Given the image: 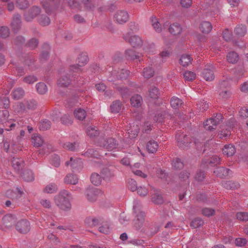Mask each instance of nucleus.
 <instances>
[{
  "instance_id": "1",
  "label": "nucleus",
  "mask_w": 248,
  "mask_h": 248,
  "mask_svg": "<svg viewBox=\"0 0 248 248\" xmlns=\"http://www.w3.org/2000/svg\"><path fill=\"white\" fill-rule=\"evenodd\" d=\"M72 199L71 194L66 190H61L54 197L55 203L61 210L68 211L71 209L70 201Z\"/></svg>"
},
{
  "instance_id": "2",
  "label": "nucleus",
  "mask_w": 248,
  "mask_h": 248,
  "mask_svg": "<svg viewBox=\"0 0 248 248\" xmlns=\"http://www.w3.org/2000/svg\"><path fill=\"white\" fill-rule=\"evenodd\" d=\"M78 64H73L69 67V73L72 74V78L74 79H77V74H78L81 72V68L80 67L86 64L88 61V56L85 54H81L79 55L78 58ZM78 80V79H76Z\"/></svg>"
},
{
  "instance_id": "3",
  "label": "nucleus",
  "mask_w": 248,
  "mask_h": 248,
  "mask_svg": "<svg viewBox=\"0 0 248 248\" xmlns=\"http://www.w3.org/2000/svg\"><path fill=\"white\" fill-rule=\"evenodd\" d=\"M139 132V128L137 124H130L124 137L125 145H123L124 148H126L129 144L132 143V140L136 137Z\"/></svg>"
},
{
  "instance_id": "4",
  "label": "nucleus",
  "mask_w": 248,
  "mask_h": 248,
  "mask_svg": "<svg viewBox=\"0 0 248 248\" xmlns=\"http://www.w3.org/2000/svg\"><path fill=\"white\" fill-rule=\"evenodd\" d=\"M9 116V111L5 109L0 112V123L5 127L6 131H10L16 126V124L12 123V120H8Z\"/></svg>"
},
{
  "instance_id": "5",
  "label": "nucleus",
  "mask_w": 248,
  "mask_h": 248,
  "mask_svg": "<svg viewBox=\"0 0 248 248\" xmlns=\"http://www.w3.org/2000/svg\"><path fill=\"white\" fill-rule=\"evenodd\" d=\"M215 66L212 64H207L201 73L202 77L206 81H211L214 79Z\"/></svg>"
},
{
  "instance_id": "6",
  "label": "nucleus",
  "mask_w": 248,
  "mask_h": 248,
  "mask_svg": "<svg viewBox=\"0 0 248 248\" xmlns=\"http://www.w3.org/2000/svg\"><path fill=\"white\" fill-rule=\"evenodd\" d=\"M133 210L136 214V218L133 221L134 226L136 230H139L142 227L144 221V213L137 209L136 205L133 206Z\"/></svg>"
},
{
  "instance_id": "7",
  "label": "nucleus",
  "mask_w": 248,
  "mask_h": 248,
  "mask_svg": "<svg viewBox=\"0 0 248 248\" xmlns=\"http://www.w3.org/2000/svg\"><path fill=\"white\" fill-rule=\"evenodd\" d=\"M129 71L126 69H123L119 71L114 70L108 78V80L110 82H113L116 79H125L129 76Z\"/></svg>"
},
{
  "instance_id": "8",
  "label": "nucleus",
  "mask_w": 248,
  "mask_h": 248,
  "mask_svg": "<svg viewBox=\"0 0 248 248\" xmlns=\"http://www.w3.org/2000/svg\"><path fill=\"white\" fill-rule=\"evenodd\" d=\"M98 144L99 146L103 147L108 151L116 148L118 145L117 141L112 138L106 139H101Z\"/></svg>"
},
{
  "instance_id": "9",
  "label": "nucleus",
  "mask_w": 248,
  "mask_h": 248,
  "mask_svg": "<svg viewBox=\"0 0 248 248\" xmlns=\"http://www.w3.org/2000/svg\"><path fill=\"white\" fill-rule=\"evenodd\" d=\"M176 138L178 146L183 149H186L191 143L189 138L184 133H177Z\"/></svg>"
},
{
  "instance_id": "10",
  "label": "nucleus",
  "mask_w": 248,
  "mask_h": 248,
  "mask_svg": "<svg viewBox=\"0 0 248 248\" xmlns=\"http://www.w3.org/2000/svg\"><path fill=\"white\" fill-rule=\"evenodd\" d=\"M123 38L134 47L140 46L142 44V40L138 35H134L131 36L129 33H127L124 36Z\"/></svg>"
},
{
  "instance_id": "11",
  "label": "nucleus",
  "mask_w": 248,
  "mask_h": 248,
  "mask_svg": "<svg viewBox=\"0 0 248 248\" xmlns=\"http://www.w3.org/2000/svg\"><path fill=\"white\" fill-rule=\"evenodd\" d=\"M129 19L128 13L124 10L117 11L114 15V21L119 24H123Z\"/></svg>"
},
{
  "instance_id": "12",
  "label": "nucleus",
  "mask_w": 248,
  "mask_h": 248,
  "mask_svg": "<svg viewBox=\"0 0 248 248\" xmlns=\"http://www.w3.org/2000/svg\"><path fill=\"white\" fill-rule=\"evenodd\" d=\"M16 228L20 233H26L30 230V222L26 219H21L17 222Z\"/></svg>"
},
{
  "instance_id": "13",
  "label": "nucleus",
  "mask_w": 248,
  "mask_h": 248,
  "mask_svg": "<svg viewBox=\"0 0 248 248\" xmlns=\"http://www.w3.org/2000/svg\"><path fill=\"white\" fill-rule=\"evenodd\" d=\"M101 193V191L97 188L89 187L86 190V196L88 201H96L97 196Z\"/></svg>"
},
{
  "instance_id": "14",
  "label": "nucleus",
  "mask_w": 248,
  "mask_h": 248,
  "mask_svg": "<svg viewBox=\"0 0 248 248\" xmlns=\"http://www.w3.org/2000/svg\"><path fill=\"white\" fill-rule=\"evenodd\" d=\"M65 165L67 166L70 165L73 171H78L82 168L83 163L81 159L78 158L73 160V158L71 157L70 161L65 162Z\"/></svg>"
},
{
  "instance_id": "15",
  "label": "nucleus",
  "mask_w": 248,
  "mask_h": 248,
  "mask_svg": "<svg viewBox=\"0 0 248 248\" xmlns=\"http://www.w3.org/2000/svg\"><path fill=\"white\" fill-rule=\"evenodd\" d=\"M37 107V102L33 99L25 100L20 104V108L26 111L27 109L34 110Z\"/></svg>"
},
{
  "instance_id": "16",
  "label": "nucleus",
  "mask_w": 248,
  "mask_h": 248,
  "mask_svg": "<svg viewBox=\"0 0 248 248\" xmlns=\"http://www.w3.org/2000/svg\"><path fill=\"white\" fill-rule=\"evenodd\" d=\"M115 169L113 168H105L101 170L103 178L106 181H109L115 176Z\"/></svg>"
},
{
  "instance_id": "17",
  "label": "nucleus",
  "mask_w": 248,
  "mask_h": 248,
  "mask_svg": "<svg viewBox=\"0 0 248 248\" xmlns=\"http://www.w3.org/2000/svg\"><path fill=\"white\" fill-rule=\"evenodd\" d=\"M16 220V219L14 215H6L2 218V224L6 228H9L15 224Z\"/></svg>"
},
{
  "instance_id": "18",
  "label": "nucleus",
  "mask_w": 248,
  "mask_h": 248,
  "mask_svg": "<svg viewBox=\"0 0 248 248\" xmlns=\"http://www.w3.org/2000/svg\"><path fill=\"white\" fill-rule=\"evenodd\" d=\"M41 12L40 8L37 6L32 7L28 13L25 14V18L27 21H31Z\"/></svg>"
},
{
  "instance_id": "19",
  "label": "nucleus",
  "mask_w": 248,
  "mask_h": 248,
  "mask_svg": "<svg viewBox=\"0 0 248 248\" xmlns=\"http://www.w3.org/2000/svg\"><path fill=\"white\" fill-rule=\"evenodd\" d=\"M214 173L217 176L221 178H226L231 174L230 170L224 167H219L216 169Z\"/></svg>"
},
{
  "instance_id": "20",
  "label": "nucleus",
  "mask_w": 248,
  "mask_h": 248,
  "mask_svg": "<svg viewBox=\"0 0 248 248\" xmlns=\"http://www.w3.org/2000/svg\"><path fill=\"white\" fill-rule=\"evenodd\" d=\"M235 121L234 119H230L229 122V125L230 127L229 129H226L225 130H221L219 134H218L219 138L220 139H223V138H227V137H229L231 135V130L230 128L231 127H234L235 125Z\"/></svg>"
},
{
  "instance_id": "21",
  "label": "nucleus",
  "mask_w": 248,
  "mask_h": 248,
  "mask_svg": "<svg viewBox=\"0 0 248 248\" xmlns=\"http://www.w3.org/2000/svg\"><path fill=\"white\" fill-rule=\"evenodd\" d=\"M11 25L12 29L15 31L19 30L21 26V16L19 14H16L14 15Z\"/></svg>"
},
{
  "instance_id": "22",
  "label": "nucleus",
  "mask_w": 248,
  "mask_h": 248,
  "mask_svg": "<svg viewBox=\"0 0 248 248\" xmlns=\"http://www.w3.org/2000/svg\"><path fill=\"white\" fill-rule=\"evenodd\" d=\"M72 80L67 75H63L58 79L57 85L61 87H66L70 85Z\"/></svg>"
},
{
  "instance_id": "23",
  "label": "nucleus",
  "mask_w": 248,
  "mask_h": 248,
  "mask_svg": "<svg viewBox=\"0 0 248 248\" xmlns=\"http://www.w3.org/2000/svg\"><path fill=\"white\" fill-rule=\"evenodd\" d=\"M43 6L47 14H51L57 9L58 5L53 4L51 2L45 1L43 3Z\"/></svg>"
},
{
  "instance_id": "24",
  "label": "nucleus",
  "mask_w": 248,
  "mask_h": 248,
  "mask_svg": "<svg viewBox=\"0 0 248 248\" xmlns=\"http://www.w3.org/2000/svg\"><path fill=\"white\" fill-rule=\"evenodd\" d=\"M35 59L32 56H28L25 60V64L28 66L29 69L31 71H34L37 69V67L35 65Z\"/></svg>"
},
{
  "instance_id": "25",
  "label": "nucleus",
  "mask_w": 248,
  "mask_h": 248,
  "mask_svg": "<svg viewBox=\"0 0 248 248\" xmlns=\"http://www.w3.org/2000/svg\"><path fill=\"white\" fill-rule=\"evenodd\" d=\"M23 160L19 158L13 157L12 160V166L16 171H19L24 166Z\"/></svg>"
},
{
  "instance_id": "26",
  "label": "nucleus",
  "mask_w": 248,
  "mask_h": 248,
  "mask_svg": "<svg viewBox=\"0 0 248 248\" xmlns=\"http://www.w3.org/2000/svg\"><path fill=\"white\" fill-rule=\"evenodd\" d=\"M25 94L24 90L20 87L15 89L12 93V95L15 100H19L22 98Z\"/></svg>"
},
{
  "instance_id": "27",
  "label": "nucleus",
  "mask_w": 248,
  "mask_h": 248,
  "mask_svg": "<svg viewBox=\"0 0 248 248\" xmlns=\"http://www.w3.org/2000/svg\"><path fill=\"white\" fill-rule=\"evenodd\" d=\"M212 29L211 23L208 21H203L200 26V29L203 33H209Z\"/></svg>"
},
{
  "instance_id": "28",
  "label": "nucleus",
  "mask_w": 248,
  "mask_h": 248,
  "mask_svg": "<svg viewBox=\"0 0 248 248\" xmlns=\"http://www.w3.org/2000/svg\"><path fill=\"white\" fill-rule=\"evenodd\" d=\"M169 30L170 33L176 35L180 34L182 29L180 24L175 23L170 25Z\"/></svg>"
},
{
  "instance_id": "29",
  "label": "nucleus",
  "mask_w": 248,
  "mask_h": 248,
  "mask_svg": "<svg viewBox=\"0 0 248 248\" xmlns=\"http://www.w3.org/2000/svg\"><path fill=\"white\" fill-rule=\"evenodd\" d=\"M77 176L73 174H69L64 178V183L67 184L76 185L78 183Z\"/></svg>"
},
{
  "instance_id": "30",
  "label": "nucleus",
  "mask_w": 248,
  "mask_h": 248,
  "mask_svg": "<svg viewBox=\"0 0 248 248\" xmlns=\"http://www.w3.org/2000/svg\"><path fill=\"white\" fill-rule=\"evenodd\" d=\"M58 190L57 185L53 183L46 185L43 189V192L46 193L52 194L56 193Z\"/></svg>"
},
{
  "instance_id": "31",
  "label": "nucleus",
  "mask_w": 248,
  "mask_h": 248,
  "mask_svg": "<svg viewBox=\"0 0 248 248\" xmlns=\"http://www.w3.org/2000/svg\"><path fill=\"white\" fill-rule=\"evenodd\" d=\"M223 154L227 156L233 155L235 152V149L234 146L232 144L226 145L223 149Z\"/></svg>"
},
{
  "instance_id": "32",
  "label": "nucleus",
  "mask_w": 248,
  "mask_h": 248,
  "mask_svg": "<svg viewBox=\"0 0 248 248\" xmlns=\"http://www.w3.org/2000/svg\"><path fill=\"white\" fill-rule=\"evenodd\" d=\"M130 102L132 106L134 107H139L141 105L142 98L140 95L136 94L131 98Z\"/></svg>"
},
{
  "instance_id": "33",
  "label": "nucleus",
  "mask_w": 248,
  "mask_h": 248,
  "mask_svg": "<svg viewBox=\"0 0 248 248\" xmlns=\"http://www.w3.org/2000/svg\"><path fill=\"white\" fill-rule=\"evenodd\" d=\"M23 180L27 182H31L34 180V176L31 170H24L21 175Z\"/></svg>"
},
{
  "instance_id": "34",
  "label": "nucleus",
  "mask_w": 248,
  "mask_h": 248,
  "mask_svg": "<svg viewBox=\"0 0 248 248\" xmlns=\"http://www.w3.org/2000/svg\"><path fill=\"white\" fill-rule=\"evenodd\" d=\"M125 56L127 60L140 59V56L133 49H128L125 51ZM140 61V60H139Z\"/></svg>"
},
{
  "instance_id": "35",
  "label": "nucleus",
  "mask_w": 248,
  "mask_h": 248,
  "mask_svg": "<svg viewBox=\"0 0 248 248\" xmlns=\"http://www.w3.org/2000/svg\"><path fill=\"white\" fill-rule=\"evenodd\" d=\"M227 59L229 62L235 63L238 61L239 56L236 52L232 51L229 52L227 55Z\"/></svg>"
},
{
  "instance_id": "36",
  "label": "nucleus",
  "mask_w": 248,
  "mask_h": 248,
  "mask_svg": "<svg viewBox=\"0 0 248 248\" xmlns=\"http://www.w3.org/2000/svg\"><path fill=\"white\" fill-rule=\"evenodd\" d=\"M192 58L189 55H182L180 59V63L183 66L188 65L191 62Z\"/></svg>"
},
{
  "instance_id": "37",
  "label": "nucleus",
  "mask_w": 248,
  "mask_h": 248,
  "mask_svg": "<svg viewBox=\"0 0 248 248\" xmlns=\"http://www.w3.org/2000/svg\"><path fill=\"white\" fill-rule=\"evenodd\" d=\"M247 32V27L245 25L237 26L234 29V33L238 36H243Z\"/></svg>"
},
{
  "instance_id": "38",
  "label": "nucleus",
  "mask_w": 248,
  "mask_h": 248,
  "mask_svg": "<svg viewBox=\"0 0 248 248\" xmlns=\"http://www.w3.org/2000/svg\"><path fill=\"white\" fill-rule=\"evenodd\" d=\"M152 201L155 204H162L164 202L161 194L158 191L153 194Z\"/></svg>"
},
{
  "instance_id": "39",
  "label": "nucleus",
  "mask_w": 248,
  "mask_h": 248,
  "mask_svg": "<svg viewBox=\"0 0 248 248\" xmlns=\"http://www.w3.org/2000/svg\"><path fill=\"white\" fill-rule=\"evenodd\" d=\"M157 143L154 140H150L147 144V149L149 153H154L157 151L158 148Z\"/></svg>"
},
{
  "instance_id": "40",
  "label": "nucleus",
  "mask_w": 248,
  "mask_h": 248,
  "mask_svg": "<svg viewBox=\"0 0 248 248\" xmlns=\"http://www.w3.org/2000/svg\"><path fill=\"white\" fill-rule=\"evenodd\" d=\"M152 25L157 32H160L162 31V28L160 24L158 21L155 16H152L150 18Z\"/></svg>"
},
{
  "instance_id": "41",
  "label": "nucleus",
  "mask_w": 248,
  "mask_h": 248,
  "mask_svg": "<svg viewBox=\"0 0 248 248\" xmlns=\"http://www.w3.org/2000/svg\"><path fill=\"white\" fill-rule=\"evenodd\" d=\"M170 104L172 108L177 109L182 106L183 101L178 97L173 96L170 100Z\"/></svg>"
},
{
  "instance_id": "42",
  "label": "nucleus",
  "mask_w": 248,
  "mask_h": 248,
  "mask_svg": "<svg viewBox=\"0 0 248 248\" xmlns=\"http://www.w3.org/2000/svg\"><path fill=\"white\" fill-rule=\"evenodd\" d=\"M90 179L92 183L95 186L100 185L102 182V177L97 173H92Z\"/></svg>"
},
{
  "instance_id": "43",
  "label": "nucleus",
  "mask_w": 248,
  "mask_h": 248,
  "mask_svg": "<svg viewBox=\"0 0 248 248\" xmlns=\"http://www.w3.org/2000/svg\"><path fill=\"white\" fill-rule=\"evenodd\" d=\"M37 92L41 94H45L47 92V87L44 82H39L36 85Z\"/></svg>"
},
{
  "instance_id": "44",
  "label": "nucleus",
  "mask_w": 248,
  "mask_h": 248,
  "mask_svg": "<svg viewBox=\"0 0 248 248\" xmlns=\"http://www.w3.org/2000/svg\"><path fill=\"white\" fill-rule=\"evenodd\" d=\"M110 110L112 112L117 113L119 112L122 108V104L119 100L114 101L111 105Z\"/></svg>"
},
{
  "instance_id": "45",
  "label": "nucleus",
  "mask_w": 248,
  "mask_h": 248,
  "mask_svg": "<svg viewBox=\"0 0 248 248\" xmlns=\"http://www.w3.org/2000/svg\"><path fill=\"white\" fill-rule=\"evenodd\" d=\"M223 119V117L221 114H217L214 118H211L208 119L207 123H214L213 124L217 126L222 121Z\"/></svg>"
},
{
  "instance_id": "46",
  "label": "nucleus",
  "mask_w": 248,
  "mask_h": 248,
  "mask_svg": "<svg viewBox=\"0 0 248 248\" xmlns=\"http://www.w3.org/2000/svg\"><path fill=\"white\" fill-rule=\"evenodd\" d=\"M75 117L79 120H83L86 116V112L83 109L78 108L74 111Z\"/></svg>"
},
{
  "instance_id": "47",
  "label": "nucleus",
  "mask_w": 248,
  "mask_h": 248,
  "mask_svg": "<svg viewBox=\"0 0 248 248\" xmlns=\"http://www.w3.org/2000/svg\"><path fill=\"white\" fill-rule=\"evenodd\" d=\"M44 142V141L43 139L40 135H35L32 138V143L35 146H41L43 144Z\"/></svg>"
},
{
  "instance_id": "48",
  "label": "nucleus",
  "mask_w": 248,
  "mask_h": 248,
  "mask_svg": "<svg viewBox=\"0 0 248 248\" xmlns=\"http://www.w3.org/2000/svg\"><path fill=\"white\" fill-rule=\"evenodd\" d=\"M85 155L88 157L98 158L101 156L100 153L93 149H88L84 154Z\"/></svg>"
},
{
  "instance_id": "49",
  "label": "nucleus",
  "mask_w": 248,
  "mask_h": 248,
  "mask_svg": "<svg viewBox=\"0 0 248 248\" xmlns=\"http://www.w3.org/2000/svg\"><path fill=\"white\" fill-rule=\"evenodd\" d=\"M114 88L117 89L118 91L121 94L123 98L127 97V96L129 94V91L127 87L124 86H117L115 85Z\"/></svg>"
},
{
  "instance_id": "50",
  "label": "nucleus",
  "mask_w": 248,
  "mask_h": 248,
  "mask_svg": "<svg viewBox=\"0 0 248 248\" xmlns=\"http://www.w3.org/2000/svg\"><path fill=\"white\" fill-rule=\"evenodd\" d=\"M154 75V70L151 67H147L143 71V76L146 78H149Z\"/></svg>"
},
{
  "instance_id": "51",
  "label": "nucleus",
  "mask_w": 248,
  "mask_h": 248,
  "mask_svg": "<svg viewBox=\"0 0 248 248\" xmlns=\"http://www.w3.org/2000/svg\"><path fill=\"white\" fill-rule=\"evenodd\" d=\"M87 134L90 137H94L99 134V132L97 127L89 126L87 129Z\"/></svg>"
},
{
  "instance_id": "52",
  "label": "nucleus",
  "mask_w": 248,
  "mask_h": 248,
  "mask_svg": "<svg viewBox=\"0 0 248 248\" xmlns=\"http://www.w3.org/2000/svg\"><path fill=\"white\" fill-rule=\"evenodd\" d=\"M149 95L153 99H157L158 97L159 90L155 87H151L149 90Z\"/></svg>"
},
{
  "instance_id": "53",
  "label": "nucleus",
  "mask_w": 248,
  "mask_h": 248,
  "mask_svg": "<svg viewBox=\"0 0 248 248\" xmlns=\"http://www.w3.org/2000/svg\"><path fill=\"white\" fill-rule=\"evenodd\" d=\"M10 35L9 29L6 26H2L0 28V37L2 38H6Z\"/></svg>"
},
{
  "instance_id": "54",
  "label": "nucleus",
  "mask_w": 248,
  "mask_h": 248,
  "mask_svg": "<svg viewBox=\"0 0 248 248\" xmlns=\"http://www.w3.org/2000/svg\"><path fill=\"white\" fill-rule=\"evenodd\" d=\"M10 101L9 98L6 96H0V107L8 108L9 107Z\"/></svg>"
},
{
  "instance_id": "55",
  "label": "nucleus",
  "mask_w": 248,
  "mask_h": 248,
  "mask_svg": "<svg viewBox=\"0 0 248 248\" xmlns=\"http://www.w3.org/2000/svg\"><path fill=\"white\" fill-rule=\"evenodd\" d=\"M37 80L38 78L36 76L34 75H29L23 78V81L26 83L31 84L37 81Z\"/></svg>"
},
{
  "instance_id": "56",
  "label": "nucleus",
  "mask_w": 248,
  "mask_h": 248,
  "mask_svg": "<svg viewBox=\"0 0 248 248\" xmlns=\"http://www.w3.org/2000/svg\"><path fill=\"white\" fill-rule=\"evenodd\" d=\"M185 79L187 81H192L196 78V74L193 72L186 71L183 74Z\"/></svg>"
},
{
  "instance_id": "57",
  "label": "nucleus",
  "mask_w": 248,
  "mask_h": 248,
  "mask_svg": "<svg viewBox=\"0 0 248 248\" xmlns=\"http://www.w3.org/2000/svg\"><path fill=\"white\" fill-rule=\"evenodd\" d=\"M51 126V122L50 121L45 119L40 123L39 129L42 130H46L48 129Z\"/></svg>"
},
{
  "instance_id": "58",
  "label": "nucleus",
  "mask_w": 248,
  "mask_h": 248,
  "mask_svg": "<svg viewBox=\"0 0 248 248\" xmlns=\"http://www.w3.org/2000/svg\"><path fill=\"white\" fill-rule=\"evenodd\" d=\"M38 40L36 38H33L28 41L26 44V46L31 49H34L38 46Z\"/></svg>"
},
{
  "instance_id": "59",
  "label": "nucleus",
  "mask_w": 248,
  "mask_h": 248,
  "mask_svg": "<svg viewBox=\"0 0 248 248\" xmlns=\"http://www.w3.org/2000/svg\"><path fill=\"white\" fill-rule=\"evenodd\" d=\"M39 22L42 26H45L50 24V20L46 16L41 15L39 19Z\"/></svg>"
},
{
  "instance_id": "60",
  "label": "nucleus",
  "mask_w": 248,
  "mask_h": 248,
  "mask_svg": "<svg viewBox=\"0 0 248 248\" xmlns=\"http://www.w3.org/2000/svg\"><path fill=\"white\" fill-rule=\"evenodd\" d=\"M203 221L200 218H196L192 221L190 226L194 228H197L203 224Z\"/></svg>"
},
{
  "instance_id": "61",
  "label": "nucleus",
  "mask_w": 248,
  "mask_h": 248,
  "mask_svg": "<svg viewBox=\"0 0 248 248\" xmlns=\"http://www.w3.org/2000/svg\"><path fill=\"white\" fill-rule=\"evenodd\" d=\"M190 174V172L189 170L182 171L179 174V178L182 181L186 182L188 180Z\"/></svg>"
},
{
  "instance_id": "62",
  "label": "nucleus",
  "mask_w": 248,
  "mask_h": 248,
  "mask_svg": "<svg viewBox=\"0 0 248 248\" xmlns=\"http://www.w3.org/2000/svg\"><path fill=\"white\" fill-rule=\"evenodd\" d=\"M172 166L175 169H180L183 168L184 164L179 158L174 159L172 163Z\"/></svg>"
},
{
  "instance_id": "63",
  "label": "nucleus",
  "mask_w": 248,
  "mask_h": 248,
  "mask_svg": "<svg viewBox=\"0 0 248 248\" xmlns=\"http://www.w3.org/2000/svg\"><path fill=\"white\" fill-rule=\"evenodd\" d=\"M202 214L206 217H210L214 215L215 210L210 208H203L202 210Z\"/></svg>"
},
{
  "instance_id": "64",
  "label": "nucleus",
  "mask_w": 248,
  "mask_h": 248,
  "mask_svg": "<svg viewBox=\"0 0 248 248\" xmlns=\"http://www.w3.org/2000/svg\"><path fill=\"white\" fill-rule=\"evenodd\" d=\"M236 217L241 221H247L248 220V213L247 212L237 213Z\"/></svg>"
}]
</instances>
